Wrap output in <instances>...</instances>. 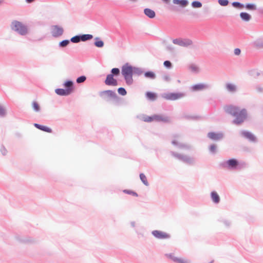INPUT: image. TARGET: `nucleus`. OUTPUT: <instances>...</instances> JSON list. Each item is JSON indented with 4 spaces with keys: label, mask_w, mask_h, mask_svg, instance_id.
<instances>
[{
    "label": "nucleus",
    "mask_w": 263,
    "mask_h": 263,
    "mask_svg": "<svg viewBox=\"0 0 263 263\" xmlns=\"http://www.w3.org/2000/svg\"><path fill=\"white\" fill-rule=\"evenodd\" d=\"M223 109L227 114L235 117L232 121L234 125H240L247 118V111L245 108L240 109L237 106L228 105L224 106Z\"/></svg>",
    "instance_id": "obj_1"
},
{
    "label": "nucleus",
    "mask_w": 263,
    "mask_h": 263,
    "mask_svg": "<svg viewBox=\"0 0 263 263\" xmlns=\"http://www.w3.org/2000/svg\"><path fill=\"white\" fill-rule=\"evenodd\" d=\"M135 69V68L133 67L128 64L123 65L122 67V74L124 76L127 84H131L133 83L132 77Z\"/></svg>",
    "instance_id": "obj_2"
},
{
    "label": "nucleus",
    "mask_w": 263,
    "mask_h": 263,
    "mask_svg": "<svg viewBox=\"0 0 263 263\" xmlns=\"http://www.w3.org/2000/svg\"><path fill=\"white\" fill-rule=\"evenodd\" d=\"M143 121L146 122L156 121L158 122L168 123L170 121L168 117L163 115H154L152 116H145L143 117Z\"/></svg>",
    "instance_id": "obj_3"
},
{
    "label": "nucleus",
    "mask_w": 263,
    "mask_h": 263,
    "mask_svg": "<svg viewBox=\"0 0 263 263\" xmlns=\"http://www.w3.org/2000/svg\"><path fill=\"white\" fill-rule=\"evenodd\" d=\"M11 29L21 35H25L27 33V28L21 22L13 21L11 23Z\"/></svg>",
    "instance_id": "obj_4"
},
{
    "label": "nucleus",
    "mask_w": 263,
    "mask_h": 263,
    "mask_svg": "<svg viewBox=\"0 0 263 263\" xmlns=\"http://www.w3.org/2000/svg\"><path fill=\"white\" fill-rule=\"evenodd\" d=\"M237 160L234 158L230 159L226 161H223L220 164V166L223 168L230 170H235Z\"/></svg>",
    "instance_id": "obj_5"
},
{
    "label": "nucleus",
    "mask_w": 263,
    "mask_h": 263,
    "mask_svg": "<svg viewBox=\"0 0 263 263\" xmlns=\"http://www.w3.org/2000/svg\"><path fill=\"white\" fill-rule=\"evenodd\" d=\"M240 135L250 142L255 143L257 142V138L249 131L245 130H241L240 132Z\"/></svg>",
    "instance_id": "obj_6"
},
{
    "label": "nucleus",
    "mask_w": 263,
    "mask_h": 263,
    "mask_svg": "<svg viewBox=\"0 0 263 263\" xmlns=\"http://www.w3.org/2000/svg\"><path fill=\"white\" fill-rule=\"evenodd\" d=\"M207 137L214 141H219L223 139L224 134L222 132L215 133L211 132L208 133Z\"/></svg>",
    "instance_id": "obj_7"
},
{
    "label": "nucleus",
    "mask_w": 263,
    "mask_h": 263,
    "mask_svg": "<svg viewBox=\"0 0 263 263\" xmlns=\"http://www.w3.org/2000/svg\"><path fill=\"white\" fill-rule=\"evenodd\" d=\"M63 33V29L62 27L55 25L51 28V33L53 36L57 37L61 35Z\"/></svg>",
    "instance_id": "obj_8"
},
{
    "label": "nucleus",
    "mask_w": 263,
    "mask_h": 263,
    "mask_svg": "<svg viewBox=\"0 0 263 263\" xmlns=\"http://www.w3.org/2000/svg\"><path fill=\"white\" fill-rule=\"evenodd\" d=\"M102 97L104 100L108 101L110 99L115 98L116 97V94L112 90H106L102 92Z\"/></svg>",
    "instance_id": "obj_9"
},
{
    "label": "nucleus",
    "mask_w": 263,
    "mask_h": 263,
    "mask_svg": "<svg viewBox=\"0 0 263 263\" xmlns=\"http://www.w3.org/2000/svg\"><path fill=\"white\" fill-rule=\"evenodd\" d=\"M153 235L158 239H167L170 237V235L165 232L155 230L153 231Z\"/></svg>",
    "instance_id": "obj_10"
},
{
    "label": "nucleus",
    "mask_w": 263,
    "mask_h": 263,
    "mask_svg": "<svg viewBox=\"0 0 263 263\" xmlns=\"http://www.w3.org/2000/svg\"><path fill=\"white\" fill-rule=\"evenodd\" d=\"M105 83L107 85L117 86L118 85L117 81L114 78L112 74L107 76Z\"/></svg>",
    "instance_id": "obj_11"
},
{
    "label": "nucleus",
    "mask_w": 263,
    "mask_h": 263,
    "mask_svg": "<svg viewBox=\"0 0 263 263\" xmlns=\"http://www.w3.org/2000/svg\"><path fill=\"white\" fill-rule=\"evenodd\" d=\"M182 47L193 48L194 47L193 42L188 38L182 39Z\"/></svg>",
    "instance_id": "obj_12"
},
{
    "label": "nucleus",
    "mask_w": 263,
    "mask_h": 263,
    "mask_svg": "<svg viewBox=\"0 0 263 263\" xmlns=\"http://www.w3.org/2000/svg\"><path fill=\"white\" fill-rule=\"evenodd\" d=\"M163 97L168 100H175L178 99L180 98V94L175 93H168L164 94Z\"/></svg>",
    "instance_id": "obj_13"
},
{
    "label": "nucleus",
    "mask_w": 263,
    "mask_h": 263,
    "mask_svg": "<svg viewBox=\"0 0 263 263\" xmlns=\"http://www.w3.org/2000/svg\"><path fill=\"white\" fill-rule=\"evenodd\" d=\"M182 161L188 165H192L194 164L195 159L193 157L182 155Z\"/></svg>",
    "instance_id": "obj_14"
},
{
    "label": "nucleus",
    "mask_w": 263,
    "mask_h": 263,
    "mask_svg": "<svg viewBox=\"0 0 263 263\" xmlns=\"http://www.w3.org/2000/svg\"><path fill=\"white\" fill-rule=\"evenodd\" d=\"M209 88H210L209 85L201 83L197 84L192 86V89L193 91H198L202 90L203 89H207Z\"/></svg>",
    "instance_id": "obj_15"
},
{
    "label": "nucleus",
    "mask_w": 263,
    "mask_h": 263,
    "mask_svg": "<svg viewBox=\"0 0 263 263\" xmlns=\"http://www.w3.org/2000/svg\"><path fill=\"white\" fill-rule=\"evenodd\" d=\"M72 92V88H67V89H57L55 92L61 96H66L69 95Z\"/></svg>",
    "instance_id": "obj_16"
},
{
    "label": "nucleus",
    "mask_w": 263,
    "mask_h": 263,
    "mask_svg": "<svg viewBox=\"0 0 263 263\" xmlns=\"http://www.w3.org/2000/svg\"><path fill=\"white\" fill-rule=\"evenodd\" d=\"M252 46L257 49H263V39L259 38L252 43Z\"/></svg>",
    "instance_id": "obj_17"
},
{
    "label": "nucleus",
    "mask_w": 263,
    "mask_h": 263,
    "mask_svg": "<svg viewBox=\"0 0 263 263\" xmlns=\"http://www.w3.org/2000/svg\"><path fill=\"white\" fill-rule=\"evenodd\" d=\"M173 3L172 5H170L169 6V9L170 10L172 11H177L179 9L177 8V7L175 5H177L179 6H181V0H173Z\"/></svg>",
    "instance_id": "obj_18"
},
{
    "label": "nucleus",
    "mask_w": 263,
    "mask_h": 263,
    "mask_svg": "<svg viewBox=\"0 0 263 263\" xmlns=\"http://www.w3.org/2000/svg\"><path fill=\"white\" fill-rule=\"evenodd\" d=\"M187 69L191 72L197 74L199 72V68L194 64H191L187 66Z\"/></svg>",
    "instance_id": "obj_19"
},
{
    "label": "nucleus",
    "mask_w": 263,
    "mask_h": 263,
    "mask_svg": "<svg viewBox=\"0 0 263 263\" xmlns=\"http://www.w3.org/2000/svg\"><path fill=\"white\" fill-rule=\"evenodd\" d=\"M34 126L36 127L37 128L41 130H43L44 132H47V133H51L52 132V130L50 128L47 127V126H44V125H40V124H36V123H35L34 124Z\"/></svg>",
    "instance_id": "obj_20"
},
{
    "label": "nucleus",
    "mask_w": 263,
    "mask_h": 263,
    "mask_svg": "<svg viewBox=\"0 0 263 263\" xmlns=\"http://www.w3.org/2000/svg\"><path fill=\"white\" fill-rule=\"evenodd\" d=\"M240 17L245 22H249L251 19V15L245 12H242L240 13Z\"/></svg>",
    "instance_id": "obj_21"
},
{
    "label": "nucleus",
    "mask_w": 263,
    "mask_h": 263,
    "mask_svg": "<svg viewBox=\"0 0 263 263\" xmlns=\"http://www.w3.org/2000/svg\"><path fill=\"white\" fill-rule=\"evenodd\" d=\"M211 197L212 201L215 203H218L220 202V197L218 194L215 191H213L211 193Z\"/></svg>",
    "instance_id": "obj_22"
},
{
    "label": "nucleus",
    "mask_w": 263,
    "mask_h": 263,
    "mask_svg": "<svg viewBox=\"0 0 263 263\" xmlns=\"http://www.w3.org/2000/svg\"><path fill=\"white\" fill-rule=\"evenodd\" d=\"M226 88L228 91L231 92H234L237 90L236 86L231 83H227L226 84Z\"/></svg>",
    "instance_id": "obj_23"
},
{
    "label": "nucleus",
    "mask_w": 263,
    "mask_h": 263,
    "mask_svg": "<svg viewBox=\"0 0 263 263\" xmlns=\"http://www.w3.org/2000/svg\"><path fill=\"white\" fill-rule=\"evenodd\" d=\"M247 167V164L245 162L243 161H239L238 160H237V164L236 165L235 170H241Z\"/></svg>",
    "instance_id": "obj_24"
},
{
    "label": "nucleus",
    "mask_w": 263,
    "mask_h": 263,
    "mask_svg": "<svg viewBox=\"0 0 263 263\" xmlns=\"http://www.w3.org/2000/svg\"><path fill=\"white\" fill-rule=\"evenodd\" d=\"M145 14L149 18H154L155 16V12L152 9L146 8L144 9Z\"/></svg>",
    "instance_id": "obj_25"
},
{
    "label": "nucleus",
    "mask_w": 263,
    "mask_h": 263,
    "mask_svg": "<svg viewBox=\"0 0 263 263\" xmlns=\"http://www.w3.org/2000/svg\"><path fill=\"white\" fill-rule=\"evenodd\" d=\"M245 8L248 10L254 11L257 9V7L255 4L247 3L245 5Z\"/></svg>",
    "instance_id": "obj_26"
},
{
    "label": "nucleus",
    "mask_w": 263,
    "mask_h": 263,
    "mask_svg": "<svg viewBox=\"0 0 263 263\" xmlns=\"http://www.w3.org/2000/svg\"><path fill=\"white\" fill-rule=\"evenodd\" d=\"M146 96L148 99L153 101L155 100L157 98V95L155 93L152 92H146Z\"/></svg>",
    "instance_id": "obj_27"
},
{
    "label": "nucleus",
    "mask_w": 263,
    "mask_h": 263,
    "mask_svg": "<svg viewBox=\"0 0 263 263\" xmlns=\"http://www.w3.org/2000/svg\"><path fill=\"white\" fill-rule=\"evenodd\" d=\"M232 5L233 7L238 8V9H242L245 7V5L238 2H234L232 3Z\"/></svg>",
    "instance_id": "obj_28"
},
{
    "label": "nucleus",
    "mask_w": 263,
    "mask_h": 263,
    "mask_svg": "<svg viewBox=\"0 0 263 263\" xmlns=\"http://www.w3.org/2000/svg\"><path fill=\"white\" fill-rule=\"evenodd\" d=\"M210 152L212 154H215L217 152V146L216 145L213 144L209 146V148Z\"/></svg>",
    "instance_id": "obj_29"
},
{
    "label": "nucleus",
    "mask_w": 263,
    "mask_h": 263,
    "mask_svg": "<svg viewBox=\"0 0 263 263\" xmlns=\"http://www.w3.org/2000/svg\"><path fill=\"white\" fill-rule=\"evenodd\" d=\"M145 77L151 79H154L156 77L155 74L153 71H147L144 73Z\"/></svg>",
    "instance_id": "obj_30"
},
{
    "label": "nucleus",
    "mask_w": 263,
    "mask_h": 263,
    "mask_svg": "<svg viewBox=\"0 0 263 263\" xmlns=\"http://www.w3.org/2000/svg\"><path fill=\"white\" fill-rule=\"evenodd\" d=\"M192 6L195 8H201L202 7V3L199 1H195L192 3Z\"/></svg>",
    "instance_id": "obj_31"
},
{
    "label": "nucleus",
    "mask_w": 263,
    "mask_h": 263,
    "mask_svg": "<svg viewBox=\"0 0 263 263\" xmlns=\"http://www.w3.org/2000/svg\"><path fill=\"white\" fill-rule=\"evenodd\" d=\"M80 37L81 41H85L91 39L92 38V35L91 34H84L80 36Z\"/></svg>",
    "instance_id": "obj_32"
},
{
    "label": "nucleus",
    "mask_w": 263,
    "mask_h": 263,
    "mask_svg": "<svg viewBox=\"0 0 263 263\" xmlns=\"http://www.w3.org/2000/svg\"><path fill=\"white\" fill-rule=\"evenodd\" d=\"M140 179L142 181V182L145 185H148V182L147 180V178L145 176V175L143 174H140Z\"/></svg>",
    "instance_id": "obj_33"
},
{
    "label": "nucleus",
    "mask_w": 263,
    "mask_h": 263,
    "mask_svg": "<svg viewBox=\"0 0 263 263\" xmlns=\"http://www.w3.org/2000/svg\"><path fill=\"white\" fill-rule=\"evenodd\" d=\"M167 256L168 258H170L171 259L173 260V261H174L175 262H179L180 261L179 259L178 258H177V257L175 256L174 253H171L170 254H167Z\"/></svg>",
    "instance_id": "obj_34"
},
{
    "label": "nucleus",
    "mask_w": 263,
    "mask_h": 263,
    "mask_svg": "<svg viewBox=\"0 0 263 263\" xmlns=\"http://www.w3.org/2000/svg\"><path fill=\"white\" fill-rule=\"evenodd\" d=\"M218 2L221 6H227L229 3L228 0H218Z\"/></svg>",
    "instance_id": "obj_35"
},
{
    "label": "nucleus",
    "mask_w": 263,
    "mask_h": 263,
    "mask_svg": "<svg viewBox=\"0 0 263 263\" xmlns=\"http://www.w3.org/2000/svg\"><path fill=\"white\" fill-rule=\"evenodd\" d=\"M250 74L254 78H256L260 75V73L256 70H252L250 72Z\"/></svg>",
    "instance_id": "obj_36"
},
{
    "label": "nucleus",
    "mask_w": 263,
    "mask_h": 263,
    "mask_svg": "<svg viewBox=\"0 0 263 263\" xmlns=\"http://www.w3.org/2000/svg\"><path fill=\"white\" fill-rule=\"evenodd\" d=\"M118 92L119 94H120L122 96H125L126 95L127 93L126 90L122 87L118 88Z\"/></svg>",
    "instance_id": "obj_37"
},
{
    "label": "nucleus",
    "mask_w": 263,
    "mask_h": 263,
    "mask_svg": "<svg viewBox=\"0 0 263 263\" xmlns=\"http://www.w3.org/2000/svg\"><path fill=\"white\" fill-rule=\"evenodd\" d=\"M70 40L73 43H78L81 40V37L80 36H75L72 37Z\"/></svg>",
    "instance_id": "obj_38"
},
{
    "label": "nucleus",
    "mask_w": 263,
    "mask_h": 263,
    "mask_svg": "<svg viewBox=\"0 0 263 263\" xmlns=\"http://www.w3.org/2000/svg\"><path fill=\"white\" fill-rule=\"evenodd\" d=\"M32 106L35 111H38L40 110V106L38 103L35 101L32 103Z\"/></svg>",
    "instance_id": "obj_39"
},
{
    "label": "nucleus",
    "mask_w": 263,
    "mask_h": 263,
    "mask_svg": "<svg viewBox=\"0 0 263 263\" xmlns=\"http://www.w3.org/2000/svg\"><path fill=\"white\" fill-rule=\"evenodd\" d=\"M69 43V40H64L60 43V46L62 47H66Z\"/></svg>",
    "instance_id": "obj_40"
},
{
    "label": "nucleus",
    "mask_w": 263,
    "mask_h": 263,
    "mask_svg": "<svg viewBox=\"0 0 263 263\" xmlns=\"http://www.w3.org/2000/svg\"><path fill=\"white\" fill-rule=\"evenodd\" d=\"M183 118L187 119V120H197L199 119L200 117L198 116H183Z\"/></svg>",
    "instance_id": "obj_41"
},
{
    "label": "nucleus",
    "mask_w": 263,
    "mask_h": 263,
    "mask_svg": "<svg viewBox=\"0 0 263 263\" xmlns=\"http://www.w3.org/2000/svg\"><path fill=\"white\" fill-rule=\"evenodd\" d=\"M86 77L85 76H81L77 79V82L78 83H81L84 82L86 80Z\"/></svg>",
    "instance_id": "obj_42"
},
{
    "label": "nucleus",
    "mask_w": 263,
    "mask_h": 263,
    "mask_svg": "<svg viewBox=\"0 0 263 263\" xmlns=\"http://www.w3.org/2000/svg\"><path fill=\"white\" fill-rule=\"evenodd\" d=\"M112 74L118 76L120 73V70L118 68H114L111 70Z\"/></svg>",
    "instance_id": "obj_43"
},
{
    "label": "nucleus",
    "mask_w": 263,
    "mask_h": 263,
    "mask_svg": "<svg viewBox=\"0 0 263 263\" xmlns=\"http://www.w3.org/2000/svg\"><path fill=\"white\" fill-rule=\"evenodd\" d=\"M95 45L98 47H102L104 45V43L102 41H98L95 43Z\"/></svg>",
    "instance_id": "obj_44"
},
{
    "label": "nucleus",
    "mask_w": 263,
    "mask_h": 263,
    "mask_svg": "<svg viewBox=\"0 0 263 263\" xmlns=\"http://www.w3.org/2000/svg\"><path fill=\"white\" fill-rule=\"evenodd\" d=\"M73 84L72 82L71 81H67L65 83V86L68 88H71Z\"/></svg>",
    "instance_id": "obj_45"
},
{
    "label": "nucleus",
    "mask_w": 263,
    "mask_h": 263,
    "mask_svg": "<svg viewBox=\"0 0 263 263\" xmlns=\"http://www.w3.org/2000/svg\"><path fill=\"white\" fill-rule=\"evenodd\" d=\"M164 65L167 68H170L171 66V63L168 61H165L164 62Z\"/></svg>",
    "instance_id": "obj_46"
},
{
    "label": "nucleus",
    "mask_w": 263,
    "mask_h": 263,
    "mask_svg": "<svg viewBox=\"0 0 263 263\" xmlns=\"http://www.w3.org/2000/svg\"><path fill=\"white\" fill-rule=\"evenodd\" d=\"M241 50L239 48H235L234 49V54L236 55H238L240 54Z\"/></svg>",
    "instance_id": "obj_47"
},
{
    "label": "nucleus",
    "mask_w": 263,
    "mask_h": 263,
    "mask_svg": "<svg viewBox=\"0 0 263 263\" xmlns=\"http://www.w3.org/2000/svg\"><path fill=\"white\" fill-rule=\"evenodd\" d=\"M256 90H257L258 92H263V87L259 86V85H257L256 86Z\"/></svg>",
    "instance_id": "obj_48"
},
{
    "label": "nucleus",
    "mask_w": 263,
    "mask_h": 263,
    "mask_svg": "<svg viewBox=\"0 0 263 263\" xmlns=\"http://www.w3.org/2000/svg\"><path fill=\"white\" fill-rule=\"evenodd\" d=\"M5 114V110L4 109V108L0 106V115L1 116H3Z\"/></svg>",
    "instance_id": "obj_49"
},
{
    "label": "nucleus",
    "mask_w": 263,
    "mask_h": 263,
    "mask_svg": "<svg viewBox=\"0 0 263 263\" xmlns=\"http://www.w3.org/2000/svg\"><path fill=\"white\" fill-rule=\"evenodd\" d=\"M189 4L187 0H182V7H185Z\"/></svg>",
    "instance_id": "obj_50"
},
{
    "label": "nucleus",
    "mask_w": 263,
    "mask_h": 263,
    "mask_svg": "<svg viewBox=\"0 0 263 263\" xmlns=\"http://www.w3.org/2000/svg\"><path fill=\"white\" fill-rule=\"evenodd\" d=\"M173 42L175 43V44H180V41L179 40H177V39H176V40H174L173 41Z\"/></svg>",
    "instance_id": "obj_51"
},
{
    "label": "nucleus",
    "mask_w": 263,
    "mask_h": 263,
    "mask_svg": "<svg viewBox=\"0 0 263 263\" xmlns=\"http://www.w3.org/2000/svg\"><path fill=\"white\" fill-rule=\"evenodd\" d=\"M224 223L227 226H229L230 225V222L228 221L225 220L224 221Z\"/></svg>",
    "instance_id": "obj_52"
},
{
    "label": "nucleus",
    "mask_w": 263,
    "mask_h": 263,
    "mask_svg": "<svg viewBox=\"0 0 263 263\" xmlns=\"http://www.w3.org/2000/svg\"><path fill=\"white\" fill-rule=\"evenodd\" d=\"M162 1L166 4H170V0H162Z\"/></svg>",
    "instance_id": "obj_53"
},
{
    "label": "nucleus",
    "mask_w": 263,
    "mask_h": 263,
    "mask_svg": "<svg viewBox=\"0 0 263 263\" xmlns=\"http://www.w3.org/2000/svg\"><path fill=\"white\" fill-rule=\"evenodd\" d=\"M130 193H131V194L133 195V196H138L137 194L133 191L130 192Z\"/></svg>",
    "instance_id": "obj_54"
},
{
    "label": "nucleus",
    "mask_w": 263,
    "mask_h": 263,
    "mask_svg": "<svg viewBox=\"0 0 263 263\" xmlns=\"http://www.w3.org/2000/svg\"><path fill=\"white\" fill-rule=\"evenodd\" d=\"M130 192H132V191H129V190H124V193H126L128 194H131V193H130Z\"/></svg>",
    "instance_id": "obj_55"
},
{
    "label": "nucleus",
    "mask_w": 263,
    "mask_h": 263,
    "mask_svg": "<svg viewBox=\"0 0 263 263\" xmlns=\"http://www.w3.org/2000/svg\"><path fill=\"white\" fill-rule=\"evenodd\" d=\"M34 0H26V1L28 3H32V2H33Z\"/></svg>",
    "instance_id": "obj_56"
},
{
    "label": "nucleus",
    "mask_w": 263,
    "mask_h": 263,
    "mask_svg": "<svg viewBox=\"0 0 263 263\" xmlns=\"http://www.w3.org/2000/svg\"><path fill=\"white\" fill-rule=\"evenodd\" d=\"M181 147L182 148H184L185 147V146L184 144H182Z\"/></svg>",
    "instance_id": "obj_57"
},
{
    "label": "nucleus",
    "mask_w": 263,
    "mask_h": 263,
    "mask_svg": "<svg viewBox=\"0 0 263 263\" xmlns=\"http://www.w3.org/2000/svg\"><path fill=\"white\" fill-rule=\"evenodd\" d=\"M181 262L182 263H185V261L183 259H182Z\"/></svg>",
    "instance_id": "obj_58"
},
{
    "label": "nucleus",
    "mask_w": 263,
    "mask_h": 263,
    "mask_svg": "<svg viewBox=\"0 0 263 263\" xmlns=\"http://www.w3.org/2000/svg\"><path fill=\"white\" fill-rule=\"evenodd\" d=\"M130 1H132V2H135L137 0H130Z\"/></svg>",
    "instance_id": "obj_59"
},
{
    "label": "nucleus",
    "mask_w": 263,
    "mask_h": 263,
    "mask_svg": "<svg viewBox=\"0 0 263 263\" xmlns=\"http://www.w3.org/2000/svg\"><path fill=\"white\" fill-rule=\"evenodd\" d=\"M181 96H182V97L184 96V95L183 94V93H182Z\"/></svg>",
    "instance_id": "obj_60"
},
{
    "label": "nucleus",
    "mask_w": 263,
    "mask_h": 263,
    "mask_svg": "<svg viewBox=\"0 0 263 263\" xmlns=\"http://www.w3.org/2000/svg\"><path fill=\"white\" fill-rule=\"evenodd\" d=\"M2 3V1L0 0V4Z\"/></svg>",
    "instance_id": "obj_61"
}]
</instances>
